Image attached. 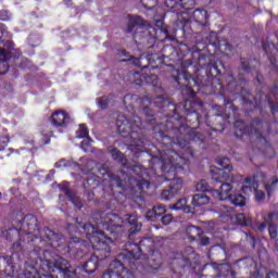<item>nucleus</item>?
Listing matches in <instances>:
<instances>
[{
    "label": "nucleus",
    "instance_id": "f257e3e1",
    "mask_svg": "<svg viewBox=\"0 0 278 278\" xmlns=\"http://www.w3.org/2000/svg\"><path fill=\"white\" fill-rule=\"evenodd\" d=\"M155 104L159 108H166L164 112L168 116L165 124L168 135L160 132L161 138L163 140H170L172 137L173 144L179 147V149H186L189 142L184 138V134L190 128L194 129L199 127L201 102L186 101L185 103L175 104L169 103L168 100L159 98Z\"/></svg>",
    "mask_w": 278,
    "mask_h": 278
},
{
    "label": "nucleus",
    "instance_id": "f03ea898",
    "mask_svg": "<svg viewBox=\"0 0 278 278\" xmlns=\"http://www.w3.org/2000/svg\"><path fill=\"white\" fill-rule=\"evenodd\" d=\"M22 229L25 231V240H27V244L33 248L34 253L41 251L47 244L60 247V242L64 239L62 232L55 231L47 226L41 229L38 218L33 214L24 216Z\"/></svg>",
    "mask_w": 278,
    "mask_h": 278
},
{
    "label": "nucleus",
    "instance_id": "7ed1b4c3",
    "mask_svg": "<svg viewBox=\"0 0 278 278\" xmlns=\"http://www.w3.org/2000/svg\"><path fill=\"white\" fill-rule=\"evenodd\" d=\"M42 266H46L48 274H41L34 278H75L77 269L71 265V261L49 250L35 252Z\"/></svg>",
    "mask_w": 278,
    "mask_h": 278
},
{
    "label": "nucleus",
    "instance_id": "20e7f679",
    "mask_svg": "<svg viewBox=\"0 0 278 278\" xmlns=\"http://www.w3.org/2000/svg\"><path fill=\"white\" fill-rule=\"evenodd\" d=\"M92 220L96 224L90 222H79V218H76V223L68 226L70 233H86L84 232V228L79 227V225H92L99 232L98 236L108 239L109 242H114V240L118 239V230L123 229V224L108 222V219H105V212L102 211L92 213Z\"/></svg>",
    "mask_w": 278,
    "mask_h": 278
},
{
    "label": "nucleus",
    "instance_id": "39448f33",
    "mask_svg": "<svg viewBox=\"0 0 278 278\" xmlns=\"http://www.w3.org/2000/svg\"><path fill=\"white\" fill-rule=\"evenodd\" d=\"M117 134L122 138H128L130 144H128L129 151H142L144 142H147V136L144 130L140 128V125L136 124V121L127 117L126 115H118L116 119Z\"/></svg>",
    "mask_w": 278,
    "mask_h": 278
},
{
    "label": "nucleus",
    "instance_id": "423d86ee",
    "mask_svg": "<svg viewBox=\"0 0 278 278\" xmlns=\"http://www.w3.org/2000/svg\"><path fill=\"white\" fill-rule=\"evenodd\" d=\"M143 242L139 244L127 242L125 249L118 254V260L113 261L110 264L109 270L114 274L115 277H121L125 273V266H131L134 262L138 260H147V254L142 250Z\"/></svg>",
    "mask_w": 278,
    "mask_h": 278
},
{
    "label": "nucleus",
    "instance_id": "0eeeda50",
    "mask_svg": "<svg viewBox=\"0 0 278 278\" xmlns=\"http://www.w3.org/2000/svg\"><path fill=\"white\" fill-rule=\"evenodd\" d=\"M151 25L147 20L142 18L140 15H130L126 28V34H132L135 42H147L148 49L155 48V36L151 35L149 30Z\"/></svg>",
    "mask_w": 278,
    "mask_h": 278
},
{
    "label": "nucleus",
    "instance_id": "6e6552de",
    "mask_svg": "<svg viewBox=\"0 0 278 278\" xmlns=\"http://www.w3.org/2000/svg\"><path fill=\"white\" fill-rule=\"evenodd\" d=\"M197 257H199V254H197L194 248H185L184 251L170 262L172 278H188L187 273L192 268L193 264H197Z\"/></svg>",
    "mask_w": 278,
    "mask_h": 278
},
{
    "label": "nucleus",
    "instance_id": "1a4fd4ad",
    "mask_svg": "<svg viewBox=\"0 0 278 278\" xmlns=\"http://www.w3.org/2000/svg\"><path fill=\"white\" fill-rule=\"evenodd\" d=\"M78 227L83 228L86 238L92 244V249L94 250L92 255L97 257L100 263L108 260L112 253V248L110 247V243L105 241V237H99L97 228L90 224H78Z\"/></svg>",
    "mask_w": 278,
    "mask_h": 278
},
{
    "label": "nucleus",
    "instance_id": "9d476101",
    "mask_svg": "<svg viewBox=\"0 0 278 278\" xmlns=\"http://www.w3.org/2000/svg\"><path fill=\"white\" fill-rule=\"evenodd\" d=\"M172 77L178 86H185L181 90L185 101L180 103H186V101H190L191 103H201V110H203V101L197 99V92L192 89V84L194 85L197 78L192 77V74L186 70H176Z\"/></svg>",
    "mask_w": 278,
    "mask_h": 278
},
{
    "label": "nucleus",
    "instance_id": "9b49d317",
    "mask_svg": "<svg viewBox=\"0 0 278 278\" xmlns=\"http://www.w3.org/2000/svg\"><path fill=\"white\" fill-rule=\"evenodd\" d=\"M157 99H164V101H168L169 103H173L167 97H164V96H157L156 98L153 99V101H151V98L147 96L141 98L139 110L142 116H144L146 123H148V125L154 126L157 124V111H155V109L153 108H157L159 112H161L163 116H165V118H167L168 121V115H166V111H164L166 110V108L159 106L155 104Z\"/></svg>",
    "mask_w": 278,
    "mask_h": 278
},
{
    "label": "nucleus",
    "instance_id": "f8f14e48",
    "mask_svg": "<svg viewBox=\"0 0 278 278\" xmlns=\"http://www.w3.org/2000/svg\"><path fill=\"white\" fill-rule=\"evenodd\" d=\"M96 170L102 175V177L108 175L112 186H115V188H118L119 190L131 188L134 184H136V180L129 177L125 170L112 172L110 170V166L105 164L97 163Z\"/></svg>",
    "mask_w": 278,
    "mask_h": 278
},
{
    "label": "nucleus",
    "instance_id": "ddd939ff",
    "mask_svg": "<svg viewBox=\"0 0 278 278\" xmlns=\"http://www.w3.org/2000/svg\"><path fill=\"white\" fill-rule=\"evenodd\" d=\"M119 170H124L126 175L130 177V179H134V181H136L135 184H132L131 187H127L125 190H135L137 192H144L146 190H149L151 186L149 180L143 178L138 179L134 177V175H137V177H140V175H142V169L140 168V166L136 164L130 165L129 163H126Z\"/></svg>",
    "mask_w": 278,
    "mask_h": 278
},
{
    "label": "nucleus",
    "instance_id": "4468645a",
    "mask_svg": "<svg viewBox=\"0 0 278 278\" xmlns=\"http://www.w3.org/2000/svg\"><path fill=\"white\" fill-rule=\"evenodd\" d=\"M217 164L220 167L214 165L210 167V173L214 179H233V166L228 157L218 159Z\"/></svg>",
    "mask_w": 278,
    "mask_h": 278
},
{
    "label": "nucleus",
    "instance_id": "2eb2a0df",
    "mask_svg": "<svg viewBox=\"0 0 278 278\" xmlns=\"http://www.w3.org/2000/svg\"><path fill=\"white\" fill-rule=\"evenodd\" d=\"M233 178H218L215 179V189L213 192V197L218 199V201H229L231 195L236 192L233 191V187L231 184L226 181H232Z\"/></svg>",
    "mask_w": 278,
    "mask_h": 278
},
{
    "label": "nucleus",
    "instance_id": "dca6fc26",
    "mask_svg": "<svg viewBox=\"0 0 278 278\" xmlns=\"http://www.w3.org/2000/svg\"><path fill=\"white\" fill-rule=\"evenodd\" d=\"M179 160H181V157L178 156V154H167L162 156L159 162L162 175L170 177V175H175V170H177V168H184V166L179 164Z\"/></svg>",
    "mask_w": 278,
    "mask_h": 278
},
{
    "label": "nucleus",
    "instance_id": "f3484780",
    "mask_svg": "<svg viewBox=\"0 0 278 278\" xmlns=\"http://www.w3.org/2000/svg\"><path fill=\"white\" fill-rule=\"evenodd\" d=\"M194 86H197L202 94H212L214 89L212 88L213 78L207 73L205 67H201L195 73Z\"/></svg>",
    "mask_w": 278,
    "mask_h": 278
},
{
    "label": "nucleus",
    "instance_id": "a211bd4d",
    "mask_svg": "<svg viewBox=\"0 0 278 278\" xmlns=\"http://www.w3.org/2000/svg\"><path fill=\"white\" fill-rule=\"evenodd\" d=\"M181 188H184V180L181 178L173 179L169 187L162 191L161 199H163V201L175 199V197L181 192Z\"/></svg>",
    "mask_w": 278,
    "mask_h": 278
},
{
    "label": "nucleus",
    "instance_id": "6ab92c4d",
    "mask_svg": "<svg viewBox=\"0 0 278 278\" xmlns=\"http://www.w3.org/2000/svg\"><path fill=\"white\" fill-rule=\"evenodd\" d=\"M208 258L212 264L218 262H225L227 260V247L225 244L212 245L208 250Z\"/></svg>",
    "mask_w": 278,
    "mask_h": 278
},
{
    "label": "nucleus",
    "instance_id": "aec40b11",
    "mask_svg": "<svg viewBox=\"0 0 278 278\" xmlns=\"http://www.w3.org/2000/svg\"><path fill=\"white\" fill-rule=\"evenodd\" d=\"M229 116L223 113H216L213 115H208L207 123L213 131H225V121H227Z\"/></svg>",
    "mask_w": 278,
    "mask_h": 278
},
{
    "label": "nucleus",
    "instance_id": "412c9836",
    "mask_svg": "<svg viewBox=\"0 0 278 278\" xmlns=\"http://www.w3.org/2000/svg\"><path fill=\"white\" fill-rule=\"evenodd\" d=\"M263 50L268 55V60L270 62V65L273 70L278 73V65H277V53L278 48L277 45H275L273 41H263Z\"/></svg>",
    "mask_w": 278,
    "mask_h": 278
},
{
    "label": "nucleus",
    "instance_id": "4be33fe9",
    "mask_svg": "<svg viewBox=\"0 0 278 278\" xmlns=\"http://www.w3.org/2000/svg\"><path fill=\"white\" fill-rule=\"evenodd\" d=\"M255 68V65L253 64V59L251 58H240L239 60V79L244 81L247 84V78H244L245 75H249L251 71Z\"/></svg>",
    "mask_w": 278,
    "mask_h": 278
},
{
    "label": "nucleus",
    "instance_id": "5701e85b",
    "mask_svg": "<svg viewBox=\"0 0 278 278\" xmlns=\"http://www.w3.org/2000/svg\"><path fill=\"white\" fill-rule=\"evenodd\" d=\"M206 39V42L208 45H212V47H218V49H223L225 51H233V46L229 43L227 40H218V35L216 31H211L208 35L204 37Z\"/></svg>",
    "mask_w": 278,
    "mask_h": 278
},
{
    "label": "nucleus",
    "instance_id": "b1692460",
    "mask_svg": "<svg viewBox=\"0 0 278 278\" xmlns=\"http://www.w3.org/2000/svg\"><path fill=\"white\" fill-rule=\"evenodd\" d=\"M100 264L101 263L98 261V258L93 254H91L89 260L80 266V270L83 273H86L87 275H93V273H97Z\"/></svg>",
    "mask_w": 278,
    "mask_h": 278
},
{
    "label": "nucleus",
    "instance_id": "393cba45",
    "mask_svg": "<svg viewBox=\"0 0 278 278\" xmlns=\"http://www.w3.org/2000/svg\"><path fill=\"white\" fill-rule=\"evenodd\" d=\"M119 55H123L126 59H122L121 62H131V64H134L135 66H138L139 68H142V71H144V68H149V64L148 65H143L142 62H144V56H140V58H136L132 56L131 54H129V52H127V50H119Z\"/></svg>",
    "mask_w": 278,
    "mask_h": 278
},
{
    "label": "nucleus",
    "instance_id": "a878e982",
    "mask_svg": "<svg viewBox=\"0 0 278 278\" xmlns=\"http://www.w3.org/2000/svg\"><path fill=\"white\" fill-rule=\"evenodd\" d=\"M166 214V206L163 204H156L146 213L147 220H151V223H155L160 217Z\"/></svg>",
    "mask_w": 278,
    "mask_h": 278
},
{
    "label": "nucleus",
    "instance_id": "bb28decb",
    "mask_svg": "<svg viewBox=\"0 0 278 278\" xmlns=\"http://www.w3.org/2000/svg\"><path fill=\"white\" fill-rule=\"evenodd\" d=\"M265 223L268 225V231L270 238L275 239L278 236L277 225H278V213H269L267 217H265Z\"/></svg>",
    "mask_w": 278,
    "mask_h": 278
},
{
    "label": "nucleus",
    "instance_id": "cd10ccee",
    "mask_svg": "<svg viewBox=\"0 0 278 278\" xmlns=\"http://www.w3.org/2000/svg\"><path fill=\"white\" fill-rule=\"evenodd\" d=\"M126 219L128 220V225L130 228L128 230V238L129 240H134L136 233L140 232L142 229V224L138 223V219L134 215L126 214Z\"/></svg>",
    "mask_w": 278,
    "mask_h": 278
},
{
    "label": "nucleus",
    "instance_id": "c85d7f7f",
    "mask_svg": "<svg viewBox=\"0 0 278 278\" xmlns=\"http://www.w3.org/2000/svg\"><path fill=\"white\" fill-rule=\"evenodd\" d=\"M216 179L213 178V175H211V182L208 184L206 180H200L195 190L197 192L204 193L211 192L212 197H214V190H215V184Z\"/></svg>",
    "mask_w": 278,
    "mask_h": 278
},
{
    "label": "nucleus",
    "instance_id": "c756f323",
    "mask_svg": "<svg viewBox=\"0 0 278 278\" xmlns=\"http://www.w3.org/2000/svg\"><path fill=\"white\" fill-rule=\"evenodd\" d=\"M10 58H12L10 50L0 48V75H5L8 71H10V64H8V60H10Z\"/></svg>",
    "mask_w": 278,
    "mask_h": 278
},
{
    "label": "nucleus",
    "instance_id": "7c9ffc66",
    "mask_svg": "<svg viewBox=\"0 0 278 278\" xmlns=\"http://www.w3.org/2000/svg\"><path fill=\"white\" fill-rule=\"evenodd\" d=\"M71 117L63 111H56L50 116V121L54 127H65L66 121Z\"/></svg>",
    "mask_w": 278,
    "mask_h": 278
},
{
    "label": "nucleus",
    "instance_id": "2f4dec72",
    "mask_svg": "<svg viewBox=\"0 0 278 278\" xmlns=\"http://www.w3.org/2000/svg\"><path fill=\"white\" fill-rule=\"evenodd\" d=\"M141 58L143 60H147L148 64H154L153 66L160 67L162 64H165V66L173 67V64H167L166 60L157 53H148L147 55L142 54Z\"/></svg>",
    "mask_w": 278,
    "mask_h": 278
},
{
    "label": "nucleus",
    "instance_id": "473e14b6",
    "mask_svg": "<svg viewBox=\"0 0 278 278\" xmlns=\"http://www.w3.org/2000/svg\"><path fill=\"white\" fill-rule=\"evenodd\" d=\"M193 20L198 25H201V27L207 26V21H210V14L207 13V10L205 9H195L192 12Z\"/></svg>",
    "mask_w": 278,
    "mask_h": 278
},
{
    "label": "nucleus",
    "instance_id": "72a5a7b5",
    "mask_svg": "<svg viewBox=\"0 0 278 278\" xmlns=\"http://www.w3.org/2000/svg\"><path fill=\"white\" fill-rule=\"evenodd\" d=\"M185 233L189 242H199V237L203 233V228L194 225H188Z\"/></svg>",
    "mask_w": 278,
    "mask_h": 278
},
{
    "label": "nucleus",
    "instance_id": "f704fd0d",
    "mask_svg": "<svg viewBox=\"0 0 278 278\" xmlns=\"http://www.w3.org/2000/svg\"><path fill=\"white\" fill-rule=\"evenodd\" d=\"M213 268H215L216 275L212 278L229 277L232 269L229 263H213Z\"/></svg>",
    "mask_w": 278,
    "mask_h": 278
},
{
    "label": "nucleus",
    "instance_id": "c9c22d12",
    "mask_svg": "<svg viewBox=\"0 0 278 278\" xmlns=\"http://www.w3.org/2000/svg\"><path fill=\"white\" fill-rule=\"evenodd\" d=\"M62 190L65 197H67L73 205L77 207V210H81L84 207V202L81 201V198H79L75 191L68 189L67 187H64Z\"/></svg>",
    "mask_w": 278,
    "mask_h": 278
},
{
    "label": "nucleus",
    "instance_id": "e433bc0d",
    "mask_svg": "<svg viewBox=\"0 0 278 278\" xmlns=\"http://www.w3.org/2000/svg\"><path fill=\"white\" fill-rule=\"evenodd\" d=\"M232 225H240L241 227H251L253 220L251 217H247L244 213H239L230 217Z\"/></svg>",
    "mask_w": 278,
    "mask_h": 278
},
{
    "label": "nucleus",
    "instance_id": "4c0bfd02",
    "mask_svg": "<svg viewBox=\"0 0 278 278\" xmlns=\"http://www.w3.org/2000/svg\"><path fill=\"white\" fill-rule=\"evenodd\" d=\"M186 203V199L181 198L175 204H173L170 208L176 210V212L181 211L185 214H194V208H192L190 205H187Z\"/></svg>",
    "mask_w": 278,
    "mask_h": 278
},
{
    "label": "nucleus",
    "instance_id": "58836bf2",
    "mask_svg": "<svg viewBox=\"0 0 278 278\" xmlns=\"http://www.w3.org/2000/svg\"><path fill=\"white\" fill-rule=\"evenodd\" d=\"M109 153L112 155L115 162H118V164L122 165V168L127 164V157H125V154L121 152L118 148L110 147Z\"/></svg>",
    "mask_w": 278,
    "mask_h": 278
},
{
    "label": "nucleus",
    "instance_id": "ea45409f",
    "mask_svg": "<svg viewBox=\"0 0 278 278\" xmlns=\"http://www.w3.org/2000/svg\"><path fill=\"white\" fill-rule=\"evenodd\" d=\"M90 184H97V180H94V178H86L83 184V188L85 190V197L87 201H89V203L94 201V191L90 189Z\"/></svg>",
    "mask_w": 278,
    "mask_h": 278
},
{
    "label": "nucleus",
    "instance_id": "a19ab883",
    "mask_svg": "<svg viewBox=\"0 0 278 278\" xmlns=\"http://www.w3.org/2000/svg\"><path fill=\"white\" fill-rule=\"evenodd\" d=\"M228 201L236 207H244V205H247V198L242 195V193L236 191L230 195Z\"/></svg>",
    "mask_w": 278,
    "mask_h": 278
},
{
    "label": "nucleus",
    "instance_id": "79ce46f5",
    "mask_svg": "<svg viewBox=\"0 0 278 278\" xmlns=\"http://www.w3.org/2000/svg\"><path fill=\"white\" fill-rule=\"evenodd\" d=\"M192 205L194 207H201L202 205H207L210 203V197L205 193H195L192 197Z\"/></svg>",
    "mask_w": 278,
    "mask_h": 278
},
{
    "label": "nucleus",
    "instance_id": "37998d69",
    "mask_svg": "<svg viewBox=\"0 0 278 278\" xmlns=\"http://www.w3.org/2000/svg\"><path fill=\"white\" fill-rule=\"evenodd\" d=\"M155 26L161 29L162 34H164V40H169L170 42L177 40V35L175 33L172 34L170 31H168V28L164 27V22L162 20H157L155 22Z\"/></svg>",
    "mask_w": 278,
    "mask_h": 278
},
{
    "label": "nucleus",
    "instance_id": "c03bdc74",
    "mask_svg": "<svg viewBox=\"0 0 278 278\" xmlns=\"http://www.w3.org/2000/svg\"><path fill=\"white\" fill-rule=\"evenodd\" d=\"M235 266H238L239 269L251 268L255 266V261L251 256H244L235 261Z\"/></svg>",
    "mask_w": 278,
    "mask_h": 278
},
{
    "label": "nucleus",
    "instance_id": "a18cd8bd",
    "mask_svg": "<svg viewBox=\"0 0 278 278\" xmlns=\"http://www.w3.org/2000/svg\"><path fill=\"white\" fill-rule=\"evenodd\" d=\"M222 76L224 79H226L230 92H238V85L236 84V78L233 77V74L228 72L224 73Z\"/></svg>",
    "mask_w": 278,
    "mask_h": 278
},
{
    "label": "nucleus",
    "instance_id": "49530a36",
    "mask_svg": "<svg viewBox=\"0 0 278 278\" xmlns=\"http://www.w3.org/2000/svg\"><path fill=\"white\" fill-rule=\"evenodd\" d=\"M174 12L177 13L178 21H180V23H184L185 25H187V23H190V14H192V10H189V11L186 9H184V11L174 10Z\"/></svg>",
    "mask_w": 278,
    "mask_h": 278
},
{
    "label": "nucleus",
    "instance_id": "de8ad7c7",
    "mask_svg": "<svg viewBox=\"0 0 278 278\" xmlns=\"http://www.w3.org/2000/svg\"><path fill=\"white\" fill-rule=\"evenodd\" d=\"M275 99H276L275 94H273V96L266 94L265 96V100L267 101V103L270 108V112H271L273 116H275V113L278 112V101L277 100L275 101Z\"/></svg>",
    "mask_w": 278,
    "mask_h": 278
},
{
    "label": "nucleus",
    "instance_id": "09e8293b",
    "mask_svg": "<svg viewBox=\"0 0 278 278\" xmlns=\"http://www.w3.org/2000/svg\"><path fill=\"white\" fill-rule=\"evenodd\" d=\"M144 81L147 86H153V88L160 86V78L155 74L144 75Z\"/></svg>",
    "mask_w": 278,
    "mask_h": 278
},
{
    "label": "nucleus",
    "instance_id": "8fccbe9b",
    "mask_svg": "<svg viewBox=\"0 0 278 278\" xmlns=\"http://www.w3.org/2000/svg\"><path fill=\"white\" fill-rule=\"evenodd\" d=\"M205 71H207L208 76L214 79V77H218V75H222L220 70H218V65L213 63H207L206 67H204Z\"/></svg>",
    "mask_w": 278,
    "mask_h": 278
},
{
    "label": "nucleus",
    "instance_id": "3c124183",
    "mask_svg": "<svg viewBox=\"0 0 278 278\" xmlns=\"http://www.w3.org/2000/svg\"><path fill=\"white\" fill-rule=\"evenodd\" d=\"M25 244H27V239H25V237L24 239L20 238L12 244L13 253H22L23 249H25Z\"/></svg>",
    "mask_w": 278,
    "mask_h": 278
},
{
    "label": "nucleus",
    "instance_id": "603ef678",
    "mask_svg": "<svg viewBox=\"0 0 278 278\" xmlns=\"http://www.w3.org/2000/svg\"><path fill=\"white\" fill-rule=\"evenodd\" d=\"M170 55H175V47L173 45H165L162 48V58L163 60H168Z\"/></svg>",
    "mask_w": 278,
    "mask_h": 278
},
{
    "label": "nucleus",
    "instance_id": "864d4df0",
    "mask_svg": "<svg viewBox=\"0 0 278 278\" xmlns=\"http://www.w3.org/2000/svg\"><path fill=\"white\" fill-rule=\"evenodd\" d=\"M277 184H278V178L277 176H274L266 185H265V190L267 191L268 197H270V192L273 190L277 189Z\"/></svg>",
    "mask_w": 278,
    "mask_h": 278
},
{
    "label": "nucleus",
    "instance_id": "5fc2aeb1",
    "mask_svg": "<svg viewBox=\"0 0 278 278\" xmlns=\"http://www.w3.org/2000/svg\"><path fill=\"white\" fill-rule=\"evenodd\" d=\"M233 127H235V131H236V135L238 136V131L239 134H247V124H244L243 121L239 119V121H236L235 124H233Z\"/></svg>",
    "mask_w": 278,
    "mask_h": 278
},
{
    "label": "nucleus",
    "instance_id": "6e6d98bb",
    "mask_svg": "<svg viewBox=\"0 0 278 278\" xmlns=\"http://www.w3.org/2000/svg\"><path fill=\"white\" fill-rule=\"evenodd\" d=\"M139 3H141L142 8L146 10H155L157 0H139Z\"/></svg>",
    "mask_w": 278,
    "mask_h": 278
},
{
    "label": "nucleus",
    "instance_id": "4d7b16f0",
    "mask_svg": "<svg viewBox=\"0 0 278 278\" xmlns=\"http://www.w3.org/2000/svg\"><path fill=\"white\" fill-rule=\"evenodd\" d=\"M165 8H168L169 10H173L172 12H175V10H181V4L177 2V0H165L164 2Z\"/></svg>",
    "mask_w": 278,
    "mask_h": 278
},
{
    "label": "nucleus",
    "instance_id": "13d9d810",
    "mask_svg": "<svg viewBox=\"0 0 278 278\" xmlns=\"http://www.w3.org/2000/svg\"><path fill=\"white\" fill-rule=\"evenodd\" d=\"M198 242L200 247H210V237L205 235V231L202 230V233L198 237Z\"/></svg>",
    "mask_w": 278,
    "mask_h": 278
},
{
    "label": "nucleus",
    "instance_id": "bf43d9fd",
    "mask_svg": "<svg viewBox=\"0 0 278 278\" xmlns=\"http://www.w3.org/2000/svg\"><path fill=\"white\" fill-rule=\"evenodd\" d=\"M195 0H180L182 10H194Z\"/></svg>",
    "mask_w": 278,
    "mask_h": 278
},
{
    "label": "nucleus",
    "instance_id": "052dcab7",
    "mask_svg": "<svg viewBox=\"0 0 278 278\" xmlns=\"http://www.w3.org/2000/svg\"><path fill=\"white\" fill-rule=\"evenodd\" d=\"M68 244H84V239L79 238L77 235H71Z\"/></svg>",
    "mask_w": 278,
    "mask_h": 278
},
{
    "label": "nucleus",
    "instance_id": "680f3d73",
    "mask_svg": "<svg viewBox=\"0 0 278 278\" xmlns=\"http://www.w3.org/2000/svg\"><path fill=\"white\" fill-rule=\"evenodd\" d=\"M173 214H164L163 216L160 217V220L162 225H168L169 223H173Z\"/></svg>",
    "mask_w": 278,
    "mask_h": 278
},
{
    "label": "nucleus",
    "instance_id": "e2e57ef3",
    "mask_svg": "<svg viewBox=\"0 0 278 278\" xmlns=\"http://www.w3.org/2000/svg\"><path fill=\"white\" fill-rule=\"evenodd\" d=\"M134 83L136 84V86H144V75L136 73Z\"/></svg>",
    "mask_w": 278,
    "mask_h": 278
},
{
    "label": "nucleus",
    "instance_id": "0e129e2a",
    "mask_svg": "<svg viewBox=\"0 0 278 278\" xmlns=\"http://www.w3.org/2000/svg\"><path fill=\"white\" fill-rule=\"evenodd\" d=\"M90 142H92V139H90V137H85V139L80 143V149L84 150L85 152L88 151Z\"/></svg>",
    "mask_w": 278,
    "mask_h": 278
},
{
    "label": "nucleus",
    "instance_id": "69168bd1",
    "mask_svg": "<svg viewBox=\"0 0 278 278\" xmlns=\"http://www.w3.org/2000/svg\"><path fill=\"white\" fill-rule=\"evenodd\" d=\"M265 199H266V193H264V191L255 190V200L258 203H262Z\"/></svg>",
    "mask_w": 278,
    "mask_h": 278
},
{
    "label": "nucleus",
    "instance_id": "338daca9",
    "mask_svg": "<svg viewBox=\"0 0 278 278\" xmlns=\"http://www.w3.org/2000/svg\"><path fill=\"white\" fill-rule=\"evenodd\" d=\"M79 127H80V130H79L80 134L78 135L79 138H88L89 137L88 136V127H86L85 124H80Z\"/></svg>",
    "mask_w": 278,
    "mask_h": 278
},
{
    "label": "nucleus",
    "instance_id": "774afa93",
    "mask_svg": "<svg viewBox=\"0 0 278 278\" xmlns=\"http://www.w3.org/2000/svg\"><path fill=\"white\" fill-rule=\"evenodd\" d=\"M98 105L101 108V110H108V100L105 98H98Z\"/></svg>",
    "mask_w": 278,
    "mask_h": 278
}]
</instances>
